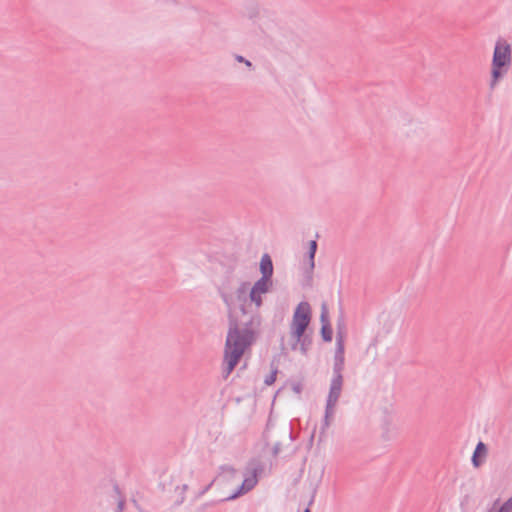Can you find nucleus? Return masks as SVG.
Listing matches in <instances>:
<instances>
[{"label":"nucleus","instance_id":"nucleus-1","mask_svg":"<svg viewBox=\"0 0 512 512\" xmlns=\"http://www.w3.org/2000/svg\"><path fill=\"white\" fill-rule=\"evenodd\" d=\"M311 307L307 302H301L294 310L287 333L282 337V349L285 351H307L308 341L306 331L311 321Z\"/></svg>","mask_w":512,"mask_h":512},{"label":"nucleus","instance_id":"nucleus-2","mask_svg":"<svg viewBox=\"0 0 512 512\" xmlns=\"http://www.w3.org/2000/svg\"><path fill=\"white\" fill-rule=\"evenodd\" d=\"M272 284L266 281L258 280L248 289V284L244 283L236 292L235 300L229 305L231 309L240 308L244 314L258 311L263 303V296L269 292Z\"/></svg>","mask_w":512,"mask_h":512},{"label":"nucleus","instance_id":"nucleus-3","mask_svg":"<svg viewBox=\"0 0 512 512\" xmlns=\"http://www.w3.org/2000/svg\"><path fill=\"white\" fill-rule=\"evenodd\" d=\"M254 337L251 332H240L237 329H230L224 353L225 372L229 375L238 364L245 349L252 343Z\"/></svg>","mask_w":512,"mask_h":512},{"label":"nucleus","instance_id":"nucleus-4","mask_svg":"<svg viewBox=\"0 0 512 512\" xmlns=\"http://www.w3.org/2000/svg\"><path fill=\"white\" fill-rule=\"evenodd\" d=\"M256 483L255 478L243 480L240 475L232 470L224 471L216 479V484L222 490V499H235L242 493L250 490Z\"/></svg>","mask_w":512,"mask_h":512},{"label":"nucleus","instance_id":"nucleus-5","mask_svg":"<svg viewBox=\"0 0 512 512\" xmlns=\"http://www.w3.org/2000/svg\"><path fill=\"white\" fill-rule=\"evenodd\" d=\"M512 61L511 46L506 40H498L495 44L491 65V87L507 74Z\"/></svg>","mask_w":512,"mask_h":512},{"label":"nucleus","instance_id":"nucleus-6","mask_svg":"<svg viewBox=\"0 0 512 512\" xmlns=\"http://www.w3.org/2000/svg\"><path fill=\"white\" fill-rule=\"evenodd\" d=\"M487 512H512V496L493 499Z\"/></svg>","mask_w":512,"mask_h":512},{"label":"nucleus","instance_id":"nucleus-7","mask_svg":"<svg viewBox=\"0 0 512 512\" xmlns=\"http://www.w3.org/2000/svg\"><path fill=\"white\" fill-rule=\"evenodd\" d=\"M260 271L262 273V277L259 279L261 281H266V283L272 284V274H273V264L269 255L264 254L260 261Z\"/></svg>","mask_w":512,"mask_h":512},{"label":"nucleus","instance_id":"nucleus-8","mask_svg":"<svg viewBox=\"0 0 512 512\" xmlns=\"http://www.w3.org/2000/svg\"><path fill=\"white\" fill-rule=\"evenodd\" d=\"M487 455H488V448H487L486 444L483 442H479L476 445V448L472 455V459H471L472 465L475 468H479L480 466H482L485 463V461L487 459Z\"/></svg>","mask_w":512,"mask_h":512},{"label":"nucleus","instance_id":"nucleus-9","mask_svg":"<svg viewBox=\"0 0 512 512\" xmlns=\"http://www.w3.org/2000/svg\"><path fill=\"white\" fill-rule=\"evenodd\" d=\"M340 391H341V379L338 377L336 379L333 380L332 384H331V389H330V394H329V399H328V406H333L339 395H340Z\"/></svg>","mask_w":512,"mask_h":512},{"label":"nucleus","instance_id":"nucleus-10","mask_svg":"<svg viewBox=\"0 0 512 512\" xmlns=\"http://www.w3.org/2000/svg\"><path fill=\"white\" fill-rule=\"evenodd\" d=\"M321 333H322V336H323L325 341H331V339H332V329L330 327V324L322 325Z\"/></svg>","mask_w":512,"mask_h":512},{"label":"nucleus","instance_id":"nucleus-11","mask_svg":"<svg viewBox=\"0 0 512 512\" xmlns=\"http://www.w3.org/2000/svg\"><path fill=\"white\" fill-rule=\"evenodd\" d=\"M317 250V243L315 240L311 241L309 244V256L311 261V266H314V257Z\"/></svg>","mask_w":512,"mask_h":512},{"label":"nucleus","instance_id":"nucleus-12","mask_svg":"<svg viewBox=\"0 0 512 512\" xmlns=\"http://www.w3.org/2000/svg\"><path fill=\"white\" fill-rule=\"evenodd\" d=\"M328 318H329L328 308L325 304H323L322 308H321V316H320L322 325L329 324Z\"/></svg>","mask_w":512,"mask_h":512},{"label":"nucleus","instance_id":"nucleus-13","mask_svg":"<svg viewBox=\"0 0 512 512\" xmlns=\"http://www.w3.org/2000/svg\"><path fill=\"white\" fill-rule=\"evenodd\" d=\"M276 379V371H274L269 377L266 378L265 383L271 385Z\"/></svg>","mask_w":512,"mask_h":512},{"label":"nucleus","instance_id":"nucleus-14","mask_svg":"<svg viewBox=\"0 0 512 512\" xmlns=\"http://www.w3.org/2000/svg\"><path fill=\"white\" fill-rule=\"evenodd\" d=\"M237 60H238L239 62H243V61H244V59H243L241 56H238V57H237Z\"/></svg>","mask_w":512,"mask_h":512},{"label":"nucleus","instance_id":"nucleus-15","mask_svg":"<svg viewBox=\"0 0 512 512\" xmlns=\"http://www.w3.org/2000/svg\"><path fill=\"white\" fill-rule=\"evenodd\" d=\"M245 64H246L247 66H250V65H251V63H250L249 61H245Z\"/></svg>","mask_w":512,"mask_h":512},{"label":"nucleus","instance_id":"nucleus-16","mask_svg":"<svg viewBox=\"0 0 512 512\" xmlns=\"http://www.w3.org/2000/svg\"><path fill=\"white\" fill-rule=\"evenodd\" d=\"M304 512H310V510H309V509H306Z\"/></svg>","mask_w":512,"mask_h":512}]
</instances>
